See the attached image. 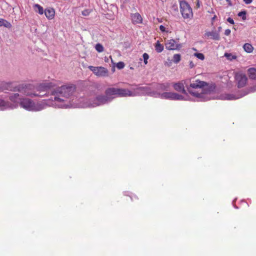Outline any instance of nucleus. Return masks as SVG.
I'll list each match as a JSON object with an SVG mask.
<instances>
[{"instance_id":"f257e3e1","label":"nucleus","mask_w":256,"mask_h":256,"mask_svg":"<svg viewBox=\"0 0 256 256\" xmlns=\"http://www.w3.org/2000/svg\"><path fill=\"white\" fill-rule=\"evenodd\" d=\"M48 90V95L50 98L46 100L48 106L58 108H81L82 98L77 99L76 88L73 84H65L61 86L56 87V84Z\"/></svg>"},{"instance_id":"f03ea898","label":"nucleus","mask_w":256,"mask_h":256,"mask_svg":"<svg viewBox=\"0 0 256 256\" xmlns=\"http://www.w3.org/2000/svg\"><path fill=\"white\" fill-rule=\"evenodd\" d=\"M185 86L188 93L200 102L210 100V94L214 90V88L207 82L198 79L185 80Z\"/></svg>"},{"instance_id":"7ed1b4c3","label":"nucleus","mask_w":256,"mask_h":256,"mask_svg":"<svg viewBox=\"0 0 256 256\" xmlns=\"http://www.w3.org/2000/svg\"><path fill=\"white\" fill-rule=\"evenodd\" d=\"M54 86L52 82H44L37 86L22 84L18 86V91L30 97H42L47 94L48 90Z\"/></svg>"},{"instance_id":"20e7f679","label":"nucleus","mask_w":256,"mask_h":256,"mask_svg":"<svg viewBox=\"0 0 256 256\" xmlns=\"http://www.w3.org/2000/svg\"><path fill=\"white\" fill-rule=\"evenodd\" d=\"M104 94L110 98V102L118 97L137 96L136 88H133L132 90L126 88H120L115 87H110L106 88Z\"/></svg>"},{"instance_id":"39448f33","label":"nucleus","mask_w":256,"mask_h":256,"mask_svg":"<svg viewBox=\"0 0 256 256\" xmlns=\"http://www.w3.org/2000/svg\"><path fill=\"white\" fill-rule=\"evenodd\" d=\"M170 86V84L168 82L156 84L153 87L136 86V95L137 96L147 95L152 96L151 93L156 92H163L168 91Z\"/></svg>"},{"instance_id":"423d86ee","label":"nucleus","mask_w":256,"mask_h":256,"mask_svg":"<svg viewBox=\"0 0 256 256\" xmlns=\"http://www.w3.org/2000/svg\"><path fill=\"white\" fill-rule=\"evenodd\" d=\"M20 106L26 110L32 112L40 111L48 107L46 100L35 102L32 100L26 98L20 99Z\"/></svg>"},{"instance_id":"0eeeda50","label":"nucleus","mask_w":256,"mask_h":256,"mask_svg":"<svg viewBox=\"0 0 256 256\" xmlns=\"http://www.w3.org/2000/svg\"><path fill=\"white\" fill-rule=\"evenodd\" d=\"M81 108H94L110 102V99L106 94H98L94 98L91 99L82 98Z\"/></svg>"},{"instance_id":"6e6552de","label":"nucleus","mask_w":256,"mask_h":256,"mask_svg":"<svg viewBox=\"0 0 256 256\" xmlns=\"http://www.w3.org/2000/svg\"><path fill=\"white\" fill-rule=\"evenodd\" d=\"M151 94L152 97L164 100H193L192 98H185L184 96L174 92H168L165 91L164 92H156Z\"/></svg>"},{"instance_id":"1a4fd4ad","label":"nucleus","mask_w":256,"mask_h":256,"mask_svg":"<svg viewBox=\"0 0 256 256\" xmlns=\"http://www.w3.org/2000/svg\"><path fill=\"white\" fill-rule=\"evenodd\" d=\"M22 98H20V94L18 93L11 94L9 99L13 102L12 104L0 99V110H4L8 108L13 109L16 108L18 105L20 106V99Z\"/></svg>"},{"instance_id":"9d476101","label":"nucleus","mask_w":256,"mask_h":256,"mask_svg":"<svg viewBox=\"0 0 256 256\" xmlns=\"http://www.w3.org/2000/svg\"><path fill=\"white\" fill-rule=\"evenodd\" d=\"M180 10L182 17L184 20H192L194 17L192 9L185 0L180 2Z\"/></svg>"},{"instance_id":"9b49d317","label":"nucleus","mask_w":256,"mask_h":256,"mask_svg":"<svg viewBox=\"0 0 256 256\" xmlns=\"http://www.w3.org/2000/svg\"><path fill=\"white\" fill-rule=\"evenodd\" d=\"M248 94L244 92H238L236 94L224 93L220 96V99L222 100H232L241 98Z\"/></svg>"},{"instance_id":"f8f14e48","label":"nucleus","mask_w":256,"mask_h":256,"mask_svg":"<svg viewBox=\"0 0 256 256\" xmlns=\"http://www.w3.org/2000/svg\"><path fill=\"white\" fill-rule=\"evenodd\" d=\"M88 68L98 76L105 77L108 76V70L104 67L90 66Z\"/></svg>"},{"instance_id":"ddd939ff","label":"nucleus","mask_w":256,"mask_h":256,"mask_svg":"<svg viewBox=\"0 0 256 256\" xmlns=\"http://www.w3.org/2000/svg\"><path fill=\"white\" fill-rule=\"evenodd\" d=\"M172 86L174 88L179 92H182L183 94H185L186 96L185 98H191L188 94V92L184 88L185 86V80H182L181 82H178L174 83L172 84Z\"/></svg>"},{"instance_id":"4468645a","label":"nucleus","mask_w":256,"mask_h":256,"mask_svg":"<svg viewBox=\"0 0 256 256\" xmlns=\"http://www.w3.org/2000/svg\"><path fill=\"white\" fill-rule=\"evenodd\" d=\"M235 79L237 82L238 88L244 87L247 82L246 76L241 73H237L235 76Z\"/></svg>"},{"instance_id":"2eb2a0df","label":"nucleus","mask_w":256,"mask_h":256,"mask_svg":"<svg viewBox=\"0 0 256 256\" xmlns=\"http://www.w3.org/2000/svg\"><path fill=\"white\" fill-rule=\"evenodd\" d=\"M165 45L166 48L168 50H175L181 47L180 44H177L176 40L173 39L166 41Z\"/></svg>"},{"instance_id":"dca6fc26","label":"nucleus","mask_w":256,"mask_h":256,"mask_svg":"<svg viewBox=\"0 0 256 256\" xmlns=\"http://www.w3.org/2000/svg\"><path fill=\"white\" fill-rule=\"evenodd\" d=\"M130 17L132 23L134 24H141L142 22V18L140 14L138 12L132 14Z\"/></svg>"},{"instance_id":"f3484780","label":"nucleus","mask_w":256,"mask_h":256,"mask_svg":"<svg viewBox=\"0 0 256 256\" xmlns=\"http://www.w3.org/2000/svg\"><path fill=\"white\" fill-rule=\"evenodd\" d=\"M55 11L53 8H49L44 10V14L48 20H51L54 16Z\"/></svg>"},{"instance_id":"a211bd4d","label":"nucleus","mask_w":256,"mask_h":256,"mask_svg":"<svg viewBox=\"0 0 256 256\" xmlns=\"http://www.w3.org/2000/svg\"><path fill=\"white\" fill-rule=\"evenodd\" d=\"M206 36H207L211 37L212 39L214 40H220V34L218 32L216 31H212L208 32L206 33Z\"/></svg>"},{"instance_id":"6ab92c4d","label":"nucleus","mask_w":256,"mask_h":256,"mask_svg":"<svg viewBox=\"0 0 256 256\" xmlns=\"http://www.w3.org/2000/svg\"><path fill=\"white\" fill-rule=\"evenodd\" d=\"M243 48L245 52L248 53L252 52L254 50V47L252 46L248 43H246L243 46Z\"/></svg>"},{"instance_id":"aec40b11","label":"nucleus","mask_w":256,"mask_h":256,"mask_svg":"<svg viewBox=\"0 0 256 256\" xmlns=\"http://www.w3.org/2000/svg\"><path fill=\"white\" fill-rule=\"evenodd\" d=\"M249 77L251 79H256V69L254 68H250L248 70Z\"/></svg>"},{"instance_id":"412c9836","label":"nucleus","mask_w":256,"mask_h":256,"mask_svg":"<svg viewBox=\"0 0 256 256\" xmlns=\"http://www.w3.org/2000/svg\"><path fill=\"white\" fill-rule=\"evenodd\" d=\"M155 50L157 52L160 53L164 50V46L160 43L159 41H157L154 44Z\"/></svg>"},{"instance_id":"4be33fe9","label":"nucleus","mask_w":256,"mask_h":256,"mask_svg":"<svg viewBox=\"0 0 256 256\" xmlns=\"http://www.w3.org/2000/svg\"><path fill=\"white\" fill-rule=\"evenodd\" d=\"M4 26L7 28H10L12 26V24L10 22L4 18H0V26Z\"/></svg>"},{"instance_id":"5701e85b","label":"nucleus","mask_w":256,"mask_h":256,"mask_svg":"<svg viewBox=\"0 0 256 256\" xmlns=\"http://www.w3.org/2000/svg\"><path fill=\"white\" fill-rule=\"evenodd\" d=\"M35 11L38 12L40 14H42L44 12L43 8L38 4L34 5Z\"/></svg>"},{"instance_id":"b1692460","label":"nucleus","mask_w":256,"mask_h":256,"mask_svg":"<svg viewBox=\"0 0 256 256\" xmlns=\"http://www.w3.org/2000/svg\"><path fill=\"white\" fill-rule=\"evenodd\" d=\"M181 60V56L180 54H174L173 56L172 61L175 64H178Z\"/></svg>"},{"instance_id":"393cba45","label":"nucleus","mask_w":256,"mask_h":256,"mask_svg":"<svg viewBox=\"0 0 256 256\" xmlns=\"http://www.w3.org/2000/svg\"><path fill=\"white\" fill-rule=\"evenodd\" d=\"M224 56L228 60H234L236 59V56L232 55V54L228 53V52H226L224 54Z\"/></svg>"},{"instance_id":"a878e982","label":"nucleus","mask_w":256,"mask_h":256,"mask_svg":"<svg viewBox=\"0 0 256 256\" xmlns=\"http://www.w3.org/2000/svg\"><path fill=\"white\" fill-rule=\"evenodd\" d=\"M95 48L98 52H102L104 51V47L100 44H96L95 46Z\"/></svg>"},{"instance_id":"bb28decb","label":"nucleus","mask_w":256,"mask_h":256,"mask_svg":"<svg viewBox=\"0 0 256 256\" xmlns=\"http://www.w3.org/2000/svg\"><path fill=\"white\" fill-rule=\"evenodd\" d=\"M194 56L200 60H204V56L202 53H194Z\"/></svg>"},{"instance_id":"cd10ccee","label":"nucleus","mask_w":256,"mask_h":256,"mask_svg":"<svg viewBox=\"0 0 256 256\" xmlns=\"http://www.w3.org/2000/svg\"><path fill=\"white\" fill-rule=\"evenodd\" d=\"M142 58L144 60V62L145 64H146L148 62V60L149 58V55L147 53H144L142 54Z\"/></svg>"},{"instance_id":"c85d7f7f","label":"nucleus","mask_w":256,"mask_h":256,"mask_svg":"<svg viewBox=\"0 0 256 256\" xmlns=\"http://www.w3.org/2000/svg\"><path fill=\"white\" fill-rule=\"evenodd\" d=\"M238 16L242 17L243 20H246V11H242L238 12Z\"/></svg>"},{"instance_id":"c756f323","label":"nucleus","mask_w":256,"mask_h":256,"mask_svg":"<svg viewBox=\"0 0 256 256\" xmlns=\"http://www.w3.org/2000/svg\"><path fill=\"white\" fill-rule=\"evenodd\" d=\"M116 68L119 69H122L124 67V64L122 62H120L116 64Z\"/></svg>"},{"instance_id":"7c9ffc66","label":"nucleus","mask_w":256,"mask_h":256,"mask_svg":"<svg viewBox=\"0 0 256 256\" xmlns=\"http://www.w3.org/2000/svg\"><path fill=\"white\" fill-rule=\"evenodd\" d=\"M226 20L229 23L232 24H234V20L230 17L228 18Z\"/></svg>"},{"instance_id":"2f4dec72","label":"nucleus","mask_w":256,"mask_h":256,"mask_svg":"<svg viewBox=\"0 0 256 256\" xmlns=\"http://www.w3.org/2000/svg\"><path fill=\"white\" fill-rule=\"evenodd\" d=\"M231 30L230 29H226L224 31V34L226 36H229L230 34Z\"/></svg>"},{"instance_id":"473e14b6","label":"nucleus","mask_w":256,"mask_h":256,"mask_svg":"<svg viewBox=\"0 0 256 256\" xmlns=\"http://www.w3.org/2000/svg\"><path fill=\"white\" fill-rule=\"evenodd\" d=\"M189 66L190 68H193L195 66L194 64L192 62V61H190L189 62Z\"/></svg>"},{"instance_id":"72a5a7b5","label":"nucleus","mask_w":256,"mask_h":256,"mask_svg":"<svg viewBox=\"0 0 256 256\" xmlns=\"http://www.w3.org/2000/svg\"><path fill=\"white\" fill-rule=\"evenodd\" d=\"M244 2H245L246 4H250L252 2V0H243Z\"/></svg>"},{"instance_id":"f704fd0d","label":"nucleus","mask_w":256,"mask_h":256,"mask_svg":"<svg viewBox=\"0 0 256 256\" xmlns=\"http://www.w3.org/2000/svg\"><path fill=\"white\" fill-rule=\"evenodd\" d=\"M160 30L162 32H164L165 31V27L162 25H160Z\"/></svg>"},{"instance_id":"c9c22d12","label":"nucleus","mask_w":256,"mask_h":256,"mask_svg":"<svg viewBox=\"0 0 256 256\" xmlns=\"http://www.w3.org/2000/svg\"><path fill=\"white\" fill-rule=\"evenodd\" d=\"M82 14L84 16H87L88 14V10H84L82 12Z\"/></svg>"},{"instance_id":"e433bc0d","label":"nucleus","mask_w":256,"mask_h":256,"mask_svg":"<svg viewBox=\"0 0 256 256\" xmlns=\"http://www.w3.org/2000/svg\"><path fill=\"white\" fill-rule=\"evenodd\" d=\"M196 6L197 8H200V2L199 0L197 1Z\"/></svg>"},{"instance_id":"4c0bfd02","label":"nucleus","mask_w":256,"mask_h":256,"mask_svg":"<svg viewBox=\"0 0 256 256\" xmlns=\"http://www.w3.org/2000/svg\"><path fill=\"white\" fill-rule=\"evenodd\" d=\"M216 18V15L214 14V16L212 18V20L214 21Z\"/></svg>"},{"instance_id":"58836bf2","label":"nucleus","mask_w":256,"mask_h":256,"mask_svg":"<svg viewBox=\"0 0 256 256\" xmlns=\"http://www.w3.org/2000/svg\"><path fill=\"white\" fill-rule=\"evenodd\" d=\"M208 12L210 13V14H214V11L212 9L210 11L209 10Z\"/></svg>"},{"instance_id":"ea45409f","label":"nucleus","mask_w":256,"mask_h":256,"mask_svg":"<svg viewBox=\"0 0 256 256\" xmlns=\"http://www.w3.org/2000/svg\"><path fill=\"white\" fill-rule=\"evenodd\" d=\"M226 2H228L229 3V5H231V2L230 0H226Z\"/></svg>"},{"instance_id":"a19ab883","label":"nucleus","mask_w":256,"mask_h":256,"mask_svg":"<svg viewBox=\"0 0 256 256\" xmlns=\"http://www.w3.org/2000/svg\"><path fill=\"white\" fill-rule=\"evenodd\" d=\"M222 28L220 26L218 27V31H220V30H221Z\"/></svg>"},{"instance_id":"79ce46f5","label":"nucleus","mask_w":256,"mask_h":256,"mask_svg":"<svg viewBox=\"0 0 256 256\" xmlns=\"http://www.w3.org/2000/svg\"><path fill=\"white\" fill-rule=\"evenodd\" d=\"M234 207L236 208H238L236 206H234Z\"/></svg>"},{"instance_id":"37998d69","label":"nucleus","mask_w":256,"mask_h":256,"mask_svg":"<svg viewBox=\"0 0 256 256\" xmlns=\"http://www.w3.org/2000/svg\"><path fill=\"white\" fill-rule=\"evenodd\" d=\"M128 193V192H124V194H126Z\"/></svg>"}]
</instances>
